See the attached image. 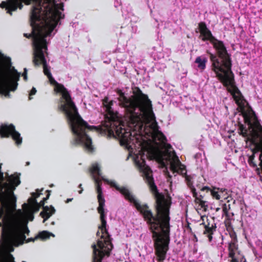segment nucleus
<instances>
[{
  "mask_svg": "<svg viewBox=\"0 0 262 262\" xmlns=\"http://www.w3.org/2000/svg\"><path fill=\"white\" fill-rule=\"evenodd\" d=\"M138 120H142L141 113H126V121L128 126L126 128L120 120L107 118L100 127V132L102 134L108 135L110 137L118 138L121 144L125 146L129 151V155L133 157L137 167L148 184L155 199L156 215H154L147 204H140L128 187H120L114 181L104 178L102 176L100 165L97 163H93L90 170L98 193L99 206L97 210L100 215L101 222V226L99 227L101 232L100 238L97 240L96 244L92 245L94 252V262L97 261L98 255L100 252L110 254L113 247L106 228V214L104 208L105 200L102 196L101 180L119 191L124 199L132 203L142 214L152 233L156 254L159 262L164 261L168 250L170 241L169 208L171 201L165 198L164 194L158 191L152 177V171L145 163L146 158L144 134L136 130L135 127L132 126L133 121L139 122Z\"/></svg>",
  "mask_w": 262,
  "mask_h": 262,
  "instance_id": "1",
  "label": "nucleus"
},
{
  "mask_svg": "<svg viewBox=\"0 0 262 262\" xmlns=\"http://www.w3.org/2000/svg\"><path fill=\"white\" fill-rule=\"evenodd\" d=\"M140 103L142 106V120H139V122H133L132 126L144 134L146 159H156L163 166L169 165L174 176L179 174L184 177L193 196L202 207H205L206 202L198 197L192 177L187 175L186 166L181 162L171 145L167 143L166 137L159 130L152 111L151 102L140 101Z\"/></svg>",
  "mask_w": 262,
  "mask_h": 262,
  "instance_id": "2",
  "label": "nucleus"
},
{
  "mask_svg": "<svg viewBox=\"0 0 262 262\" xmlns=\"http://www.w3.org/2000/svg\"><path fill=\"white\" fill-rule=\"evenodd\" d=\"M199 27L200 32V38L203 41L209 40L217 51L219 56V57H217L210 53L212 71L224 85L233 86L234 82V75L231 71V60L223 42L217 40L212 35L204 23H200Z\"/></svg>",
  "mask_w": 262,
  "mask_h": 262,
  "instance_id": "3",
  "label": "nucleus"
},
{
  "mask_svg": "<svg viewBox=\"0 0 262 262\" xmlns=\"http://www.w3.org/2000/svg\"><path fill=\"white\" fill-rule=\"evenodd\" d=\"M20 1L27 5H33L30 15L32 32L29 34L25 33L24 36L32 38L33 46H40V0H8L7 2H2L0 7L6 8L7 12L12 15V11H16L18 7L21 9L23 7L19 4Z\"/></svg>",
  "mask_w": 262,
  "mask_h": 262,
  "instance_id": "4",
  "label": "nucleus"
},
{
  "mask_svg": "<svg viewBox=\"0 0 262 262\" xmlns=\"http://www.w3.org/2000/svg\"><path fill=\"white\" fill-rule=\"evenodd\" d=\"M25 216L21 210L18 209L15 214L5 216L0 222V227L7 236L10 244H16L20 242L21 244L26 240L25 234H28L29 230L27 222L23 224Z\"/></svg>",
  "mask_w": 262,
  "mask_h": 262,
  "instance_id": "5",
  "label": "nucleus"
},
{
  "mask_svg": "<svg viewBox=\"0 0 262 262\" xmlns=\"http://www.w3.org/2000/svg\"><path fill=\"white\" fill-rule=\"evenodd\" d=\"M20 183L18 176L9 175L7 173L4 176L0 164V211L16 209V197L13 191Z\"/></svg>",
  "mask_w": 262,
  "mask_h": 262,
  "instance_id": "6",
  "label": "nucleus"
},
{
  "mask_svg": "<svg viewBox=\"0 0 262 262\" xmlns=\"http://www.w3.org/2000/svg\"><path fill=\"white\" fill-rule=\"evenodd\" d=\"M3 72V65L0 61V93L6 97H10V91H15L18 85L20 73L18 72L14 67H11L10 72L5 80L1 79Z\"/></svg>",
  "mask_w": 262,
  "mask_h": 262,
  "instance_id": "7",
  "label": "nucleus"
},
{
  "mask_svg": "<svg viewBox=\"0 0 262 262\" xmlns=\"http://www.w3.org/2000/svg\"><path fill=\"white\" fill-rule=\"evenodd\" d=\"M244 119L248 125V129L241 127V134L248 140L253 138L258 132L262 133V126L256 116L255 112L251 110L244 115Z\"/></svg>",
  "mask_w": 262,
  "mask_h": 262,
  "instance_id": "8",
  "label": "nucleus"
},
{
  "mask_svg": "<svg viewBox=\"0 0 262 262\" xmlns=\"http://www.w3.org/2000/svg\"><path fill=\"white\" fill-rule=\"evenodd\" d=\"M0 135L2 137L11 136L17 145L21 144L22 142V138L20 137V134L15 130V126L12 124L10 125L2 124L0 126Z\"/></svg>",
  "mask_w": 262,
  "mask_h": 262,
  "instance_id": "9",
  "label": "nucleus"
},
{
  "mask_svg": "<svg viewBox=\"0 0 262 262\" xmlns=\"http://www.w3.org/2000/svg\"><path fill=\"white\" fill-rule=\"evenodd\" d=\"M51 191V190H47L48 194H47L46 198H43V200L40 202V205L38 203L36 200L30 199H29L31 201V202H30V207H28L26 204H24L23 207H27V208L26 209L33 213L37 212L39 209L40 206H43L45 204L44 202L49 199Z\"/></svg>",
  "mask_w": 262,
  "mask_h": 262,
  "instance_id": "10",
  "label": "nucleus"
},
{
  "mask_svg": "<svg viewBox=\"0 0 262 262\" xmlns=\"http://www.w3.org/2000/svg\"><path fill=\"white\" fill-rule=\"evenodd\" d=\"M55 210L52 206L49 207L48 206L43 207V211L40 213V216L43 217V223L48 220L52 214L54 213Z\"/></svg>",
  "mask_w": 262,
  "mask_h": 262,
  "instance_id": "11",
  "label": "nucleus"
},
{
  "mask_svg": "<svg viewBox=\"0 0 262 262\" xmlns=\"http://www.w3.org/2000/svg\"><path fill=\"white\" fill-rule=\"evenodd\" d=\"M113 102L109 101L107 98H105L103 101V105L104 110L110 116H113L114 111L112 107Z\"/></svg>",
  "mask_w": 262,
  "mask_h": 262,
  "instance_id": "12",
  "label": "nucleus"
},
{
  "mask_svg": "<svg viewBox=\"0 0 262 262\" xmlns=\"http://www.w3.org/2000/svg\"><path fill=\"white\" fill-rule=\"evenodd\" d=\"M231 237L232 238V241L229 243L228 249L229 251L230 254L231 252L234 253V251L237 249V245L236 244V239L235 237V233H232L230 234Z\"/></svg>",
  "mask_w": 262,
  "mask_h": 262,
  "instance_id": "13",
  "label": "nucleus"
},
{
  "mask_svg": "<svg viewBox=\"0 0 262 262\" xmlns=\"http://www.w3.org/2000/svg\"><path fill=\"white\" fill-rule=\"evenodd\" d=\"M207 61V59L205 57H202L199 56L196 57L195 60V62L198 64V67L200 70H204L206 68V63Z\"/></svg>",
  "mask_w": 262,
  "mask_h": 262,
  "instance_id": "14",
  "label": "nucleus"
},
{
  "mask_svg": "<svg viewBox=\"0 0 262 262\" xmlns=\"http://www.w3.org/2000/svg\"><path fill=\"white\" fill-rule=\"evenodd\" d=\"M229 256L231 258V262H246L245 257L239 254L235 255V253L231 252L229 254Z\"/></svg>",
  "mask_w": 262,
  "mask_h": 262,
  "instance_id": "15",
  "label": "nucleus"
},
{
  "mask_svg": "<svg viewBox=\"0 0 262 262\" xmlns=\"http://www.w3.org/2000/svg\"><path fill=\"white\" fill-rule=\"evenodd\" d=\"M205 230L204 231V234H208V237L209 241H211L212 239V235L211 234L213 233V231L215 230L216 226H214V228L213 226L212 225L211 227H209L208 225H205Z\"/></svg>",
  "mask_w": 262,
  "mask_h": 262,
  "instance_id": "16",
  "label": "nucleus"
},
{
  "mask_svg": "<svg viewBox=\"0 0 262 262\" xmlns=\"http://www.w3.org/2000/svg\"><path fill=\"white\" fill-rule=\"evenodd\" d=\"M216 188H214L213 189L211 190L209 187L207 186H204L202 189V191H210L211 192V195L215 198L216 200H220V195L219 194V192L215 190Z\"/></svg>",
  "mask_w": 262,
  "mask_h": 262,
  "instance_id": "17",
  "label": "nucleus"
},
{
  "mask_svg": "<svg viewBox=\"0 0 262 262\" xmlns=\"http://www.w3.org/2000/svg\"><path fill=\"white\" fill-rule=\"evenodd\" d=\"M50 236L54 237V234L47 231H43L39 233L38 237L42 239H46L50 237Z\"/></svg>",
  "mask_w": 262,
  "mask_h": 262,
  "instance_id": "18",
  "label": "nucleus"
},
{
  "mask_svg": "<svg viewBox=\"0 0 262 262\" xmlns=\"http://www.w3.org/2000/svg\"><path fill=\"white\" fill-rule=\"evenodd\" d=\"M22 213L25 215V221L23 222V224L26 223V222H27V223H28V221L27 220V218H28V220L30 221H32L34 219V215L33 213L31 212L30 211L26 210L25 213H24L21 211Z\"/></svg>",
  "mask_w": 262,
  "mask_h": 262,
  "instance_id": "19",
  "label": "nucleus"
},
{
  "mask_svg": "<svg viewBox=\"0 0 262 262\" xmlns=\"http://www.w3.org/2000/svg\"><path fill=\"white\" fill-rule=\"evenodd\" d=\"M94 252V251H93ZM110 254H104L103 252H100V254L98 255V257L96 259L97 261L96 262H102V260L105 256H108ZM93 262H94V252H93Z\"/></svg>",
  "mask_w": 262,
  "mask_h": 262,
  "instance_id": "20",
  "label": "nucleus"
},
{
  "mask_svg": "<svg viewBox=\"0 0 262 262\" xmlns=\"http://www.w3.org/2000/svg\"><path fill=\"white\" fill-rule=\"evenodd\" d=\"M36 92H37V91L35 88H33L32 89V90L30 91V93H29V100L32 99V98L31 97V96L35 95L36 94Z\"/></svg>",
  "mask_w": 262,
  "mask_h": 262,
  "instance_id": "21",
  "label": "nucleus"
},
{
  "mask_svg": "<svg viewBox=\"0 0 262 262\" xmlns=\"http://www.w3.org/2000/svg\"><path fill=\"white\" fill-rule=\"evenodd\" d=\"M27 70L26 68H25L24 69V73L23 74V76L24 77V79L25 80H27Z\"/></svg>",
  "mask_w": 262,
  "mask_h": 262,
  "instance_id": "22",
  "label": "nucleus"
},
{
  "mask_svg": "<svg viewBox=\"0 0 262 262\" xmlns=\"http://www.w3.org/2000/svg\"><path fill=\"white\" fill-rule=\"evenodd\" d=\"M130 25H132V24L131 23ZM132 28V30H133V31L134 32H136L137 31V27L136 26H131Z\"/></svg>",
  "mask_w": 262,
  "mask_h": 262,
  "instance_id": "23",
  "label": "nucleus"
},
{
  "mask_svg": "<svg viewBox=\"0 0 262 262\" xmlns=\"http://www.w3.org/2000/svg\"><path fill=\"white\" fill-rule=\"evenodd\" d=\"M167 173L168 176V181L170 182V180L172 176L169 174V172L167 171Z\"/></svg>",
  "mask_w": 262,
  "mask_h": 262,
  "instance_id": "24",
  "label": "nucleus"
},
{
  "mask_svg": "<svg viewBox=\"0 0 262 262\" xmlns=\"http://www.w3.org/2000/svg\"><path fill=\"white\" fill-rule=\"evenodd\" d=\"M81 186H82V185L80 184H79V185L78 186L79 188H81V190L78 191L79 193H80V194L82 193V192L83 191V189L81 188Z\"/></svg>",
  "mask_w": 262,
  "mask_h": 262,
  "instance_id": "25",
  "label": "nucleus"
},
{
  "mask_svg": "<svg viewBox=\"0 0 262 262\" xmlns=\"http://www.w3.org/2000/svg\"><path fill=\"white\" fill-rule=\"evenodd\" d=\"M259 160L260 161V163H262V150L261 151V154L259 155Z\"/></svg>",
  "mask_w": 262,
  "mask_h": 262,
  "instance_id": "26",
  "label": "nucleus"
},
{
  "mask_svg": "<svg viewBox=\"0 0 262 262\" xmlns=\"http://www.w3.org/2000/svg\"><path fill=\"white\" fill-rule=\"evenodd\" d=\"M73 198H70V199H68L66 201V203H69L70 202H71L72 200H73Z\"/></svg>",
  "mask_w": 262,
  "mask_h": 262,
  "instance_id": "27",
  "label": "nucleus"
},
{
  "mask_svg": "<svg viewBox=\"0 0 262 262\" xmlns=\"http://www.w3.org/2000/svg\"><path fill=\"white\" fill-rule=\"evenodd\" d=\"M218 190H220L221 192H224L226 189H223V188H221V189H220V188H217Z\"/></svg>",
  "mask_w": 262,
  "mask_h": 262,
  "instance_id": "28",
  "label": "nucleus"
},
{
  "mask_svg": "<svg viewBox=\"0 0 262 262\" xmlns=\"http://www.w3.org/2000/svg\"><path fill=\"white\" fill-rule=\"evenodd\" d=\"M198 197H199L200 199H201V200H202L203 198L202 195H200L199 196H198Z\"/></svg>",
  "mask_w": 262,
  "mask_h": 262,
  "instance_id": "29",
  "label": "nucleus"
},
{
  "mask_svg": "<svg viewBox=\"0 0 262 262\" xmlns=\"http://www.w3.org/2000/svg\"><path fill=\"white\" fill-rule=\"evenodd\" d=\"M26 165H30V162H27Z\"/></svg>",
  "mask_w": 262,
  "mask_h": 262,
  "instance_id": "30",
  "label": "nucleus"
},
{
  "mask_svg": "<svg viewBox=\"0 0 262 262\" xmlns=\"http://www.w3.org/2000/svg\"><path fill=\"white\" fill-rule=\"evenodd\" d=\"M223 210L225 212H227L226 208H224Z\"/></svg>",
  "mask_w": 262,
  "mask_h": 262,
  "instance_id": "31",
  "label": "nucleus"
},
{
  "mask_svg": "<svg viewBox=\"0 0 262 262\" xmlns=\"http://www.w3.org/2000/svg\"><path fill=\"white\" fill-rule=\"evenodd\" d=\"M99 233H99V231H98V232H97V236H99Z\"/></svg>",
  "mask_w": 262,
  "mask_h": 262,
  "instance_id": "32",
  "label": "nucleus"
},
{
  "mask_svg": "<svg viewBox=\"0 0 262 262\" xmlns=\"http://www.w3.org/2000/svg\"><path fill=\"white\" fill-rule=\"evenodd\" d=\"M50 186L51 187H53V186H54V185H53V184H51Z\"/></svg>",
  "mask_w": 262,
  "mask_h": 262,
  "instance_id": "33",
  "label": "nucleus"
},
{
  "mask_svg": "<svg viewBox=\"0 0 262 262\" xmlns=\"http://www.w3.org/2000/svg\"><path fill=\"white\" fill-rule=\"evenodd\" d=\"M30 241H34V239H32V238H30Z\"/></svg>",
  "mask_w": 262,
  "mask_h": 262,
  "instance_id": "34",
  "label": "nucleus"
}]
</instances>
